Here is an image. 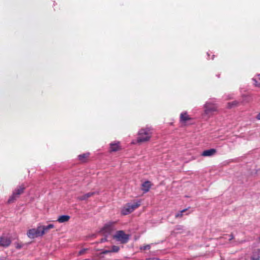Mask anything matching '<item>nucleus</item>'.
Returning a JSON list of instances; mask_svg holds the SVG:
<instances>
[{
  "label": "nucleus",
  "instance_id": "7ed1b4c3",
  "mask_svg": "<svg viewBox=\"0 0 260 260\" xmlns=\"http://www.w3.org/2000/svg\"><path fill=\"white\" fill-rule=\"evenodd\" d=\"M27 236L31 239H34L43 236V232L41 231L40 226L37 228L29 230L27 232Z\"/></svg>",
  "mask_w": 260,
  "mask_h": 260
},
{
  "label": "nucleus",
  "instance_id": "423d86ee",
  "mask_svg": "<svg viewBox=\"0 0 260 260\" xmlns=\"http://www.w3.org/2000/svg\"><path fill=\"white\" fill-rule=\"evenodd\" d=\"M204 114L211 115L217 111V106L210 102H207L204 105Z\"/></svg>",
  "mask_w": 260,
  "mask_h": 260
},
{
  "label": "nucleus",
  "instance_id": "9d476101",
  "mask_svg": "<svg viewBox=\"0 0 260 260\" xmlns=\"http://www.w3.org/2000/svg\"><path fill=\"white\" fill-rule=\"evenodd\" d=\"M216 152V150L215 149H210L204 151L202 155L203 156H211L214 155Z\"/></svg>",
  "mask_w": 260,
  "mask_h": 260
},
{
  "label": "nucleus",
  "instance_id": "f3484780",
  "mask_svg": "<svg viewBox=\"0 0 260 260\" xmlns=\"http://www.w3.org/2000/svg\"><path fill=\"white\" fill-rule=\"evenodd\" d=\"M251 260H260V249L255 251L253 253Z\"/></svg>",
  "mask_w": 260,
  "mask_h": 260
},
{
  "label": "nucleus",
  "instance_id": "1a4fd4ad",
  "mask_svg": "<svg viewBox=\"0 0 260 260\" xmlns=\"http://www.w3.org/2000/svg\"><path fill=\"white\" fill-rule=\"evenodd\" d=\"M110 151L115 152L120 149V143L119 142H113L110 144Z\"/></svg>",
  "mask_w": 260,
  "mask_h": 260
},
{
  "label": "nucleus",
  "instance_id": "39448f33",
  "mask_svg": "<svg viewBox=\"0 0 260 260\" xmlns=\"http://www.w3.org/2000/svg\"><path fill=\"white\" fill-rule=\"evenodd\" d=\"M25 188V187L24 185H21L18 188H16L14 190L12 196L10 197L8 202L9 203L12 202L18 198L19 196L23 192Z\"/></svg>",
  "mask_w": 260,
  "mask_h": 260
},
{
  "label": "nucleus",
  "instance_id": "2eb2a0df",
  "mask_svg": "<svg viewBox=\"0 0 260 260\" xmlns=\"http://www.w3.org/2000/svg\"><path fill=\"white\" fill-rule=\"evenodd\" d=\"M190 119V117L185 112L182 113L180 115V120L182 122H186Z\"/></svg>",
  "mask_w": 260,
  "mask_h": 260
},
{
  "label": "nucleus",
  "instance_id": "f257e3e1",
  "mask_svg": "<svg viewBox=\"0 0 260 260\" xmlns=\"http://www.w3.org/2000/svg\"><path fill=\"white\" fill-rule=\"evenodd\" d=\"M152 135V133L149 128H142L138 133L137 143L139 144L148 142Z\"/></svg>",
  "mask_w": 260,
  "mask_h": 260
},
{
  "label": "nucleus",
  "instance_id": "cd10ccee",
  "mask_svg": "<svg viewBox=\"0 0 260 260\" xmlns=\"http://www.w3.org/2000/svg\"><path fill=\"white\" fill-rule=\"evenodd\" d=\"M5 260H6V259H5Z\"/></svg>",
  "mask_w": 260,
  "mask_h": 260
},
{
  "label": "nucleus",
  "instance_id": "dca6fc26",
  "mask_svg": "<svg viewBox=\"0 0 260 260\" xmlns=\"http://www.w3.org/2000/svg\"><path fill=\"white\" fill-rule=\"evenodd\" d=\"M255 86L260 87V74L252 78Z\"/></svg>",
  "mask_w": 260,
  "mask_h": 260
},
{
  "label": "nucleus",
  "instance_id": "a211bd4d",
  "mask_svg": "<svg viewBox=\"0 0 260 260\" xmlns=\"http://www.w3.org/2000/svg\"><path fill=\"white\" fill-rule=\"evenodd\" d=\"M89 156V154L88 153H85V154H81V155H79V159L82 161H84L86 158L88 157Z\"/></svg>",
  "mask_w": 260,
  "mask_h": 260
},
{
  "label": "nucleus",
  "instance_id": "a878e982",
  "mask_svg": "<svg viewBox=\"0 0 260 260\" xmlns=\"http://www.w3.org/2000/svg\"><path fill=\"white\" fill-rule=\"evenodd\" d=\"M0 260H5V259H4V258H0Z\"/></svg>",
  "mask_w": 260,
  "mask_h": 260
},
{
  "label": "nucleus",
  "instance_id": "aec40b11",
  "mask_svg": "<svg viewBox=\"0 0 260 260\" xmlns=\"http://www.w3.org/2000/svg\"><path fill=\"white\" fill-rule=\"evenodd\" d=\"M237 105H238V102L236 101H234L233 102L229 103V107L231 108L232 106H236Z\"/></svg>",
  "mask_w": 260,
  "mask_h": 260
},
{
  "label": "nucleus",
  "instance_id": "ddd939ff",
  "mask_svg": "<svg viewBox=\"0 0 260 260\" xmlns=\"http://www.w3.org/2000/svg\"><path fill=\"white\" fill-rule=\"evenodd\" d=\"M151 186V184L150 182L145 181L142 185V189L145 192H147L149 191Z\"/></svg>",
  "mask_w": 260,
  "mask_h": 260
},
{
  "label": "nucleus",
  "instance_id": "5701e85b",
  "mask_svg": "<svg viewBox=\"0 0 260 260\" xmlns=\"http://www.w3.org/2000/svg\"><path fill=\"white\" fill-rule=\"evenodd\" d=\"M149 248H150V245H147L144 246L143 247V249H144V250L148 249Z\"/></svg>",
  "mask_w": 260,
  "mask_h": 260
},
{
  "label": "nucleus",
  "instance_id": "f8f14e48",
  "mask_svg": "<svg viewBox=\"0 0 260 260\" xmlns=\"http://www.w3.org/2000/svg\"><path fill=\"white\" fill-rule=\"evenodd\" d=\"M70 218V216L69 215H61L58 217L57 221L59 223H64L69 221Z\"/></svg>",
  "mask_w": 260,
  "mask_h": 260
},
{
  "label": "nucleus",
  "instance_id": "20e7f679",
  "mask_svg": "<svg viewBox=\"0 0 260 260\" xmlns=\"http://www.w3.org/2000/svg\"><path fill=\"white\" fill-rule=\"evenodd\" d=\"M114 238L122 243H126L129 239V235L125 234L122 231H119L114 236Z\"/></svg>",
  "mask_w": 260,
  "mask_h": 260
},
{
  "label": "nucleus",
  "instance_id": "0eeeda50",
  "mask_svg": "<svg viewBox=\"0 0 260 260\" xmlns=\"http://www.w3.org/2000/svg\"><path fill=\"white\" fill-rule=\"evenodd\" d=\"M11 242L10 239L7 237H2L0 238V246H8Z\"/></svg>",
  "mask_w": 260,
  "mask_h": 260
},
{
  "label": "nucleus",
  "instance_id": "4468645a",
  "mask_svg": "<svg viewBox=\"0 0 260 260\" xmlns=\"http://www.w3.org/2000/svg\"><path fill=\"white\" fill-rule=\"evenodd\" d=\"M94 194V192H90L87 193L83 196L78 197V199L79 200H87L88 198L91 197V196H93Z\"/></svg>",
  "mask_w": 260,
  "mask_h": 260
},
{
  "label": "nucleus",
  "instance_id": "6e6552de",
  "mask_svg": "<svg viewBox=\"0 0 260 260\" xmlns=\"http://www.w3.org/2000/svg\"><path fill=\"white\" fill-rule=\"evenodd\" d=\"M113 224V223L110 222L105 224L102 231L103 234H109L112 230Z\"/></svg>",
  "mask_w": 260,
  "mask_h": 260
},
{
  "label": "nucleus",
  "instance_id": "412c9836",
  "mask_svg": "<svg viewBox=\"0 0 260 260\" xmlns=\"http://www.w3.org/2000/svg\"><path fill=\"white\" fill-rule=\"evenodd\" d=\"M119 250V247L116 246H113L112 247V249L111 251L112 252H117Z\"/></svg>",
  "mask_w": 260,
  "mask_h": 260
},
{
  "label": "nucleus",
  "instance_id": "393cba45",
  "mask_svg": "<svg viewBox=\"0 0 260 260\" xmlns=\"http://www.w3.org/2000/svg\"><path fill=\"white\" fill-rule=\"evenodd\" d=\"M16 247L17 248H20L21 247V246L19 244H17V245L16 246Z\"/></svg>",
  "mask_w": 260,
  "mask_h": 260
},
{
  "label": "nucleus",
  "instance_id": "bb28decb",
  "mask_svg": "<svg viewBox=\"0 0 260 260\" xmlns=\"http://www.w3.org/2000/svg\"><path fill=\"white\" fill-rule=\"evenodd\" d=\"M208 115V117H209V115Z\"/></svg>",
  "mask_w": 260,
  "mask_h": 260
},
{
  "label": "nucleus",
  "instance_id": "9b49d317",
  "mask_svg": "<svg viewBox=\"0 0 260 260\" xmlns=\"http://www.w3.org/2000/svg\"><path fill=\"white\" fill-rule=\"evenodd\" d=\"M41 231L43 232V235L47 233L49 230L54 228V226L52 224H50L47 226L40 225Z\"/></svg>",
  "mask_w": 260,
  "mask_h": 260
},
{
  "label": "nucleus",
  "instance_id": "4be33fe9",
  "mask_svg": "<svg viewBox=\"0 0 260 260\" xmlns=\"http://www.w3.org/2000/svg\"><path fill=\"white\" fill-rule=\"evenodd\" d=\"M256 119L258 120H260V112L256 115Z\"/></svg>",
  "mask_w": 260,
  "mask_h": 260
},
{
  "label": "nucleus",
  "instance_id": "f03ea898",
  "mask_svg": "<svg viewBox=\"0 0 260 260\" xmlns=\"http://www.w3.org/2000/svg\"><path fill=\"white\" fill-rule=\"evenodd\" d=\"M140 205V202H136L127 204L122 209L121 213L123 215H127L132 212L135 209Z\"/></svg>",
  "mask_w": 260,
  "mask_h": 260
},
{
  "label": "nucleus",
  "instance_id": "6ab92c4d",
  "mask_svg": "<svg viewBox=\"0 0 260 260\" xmlns=\"http://www.w3.org/2000/svg\"><path fill=\"white\" fill-rule=\"evenodd\" d=\"M185 211H186V209H184V210L180 211L179 212L177 213L175 215V217L176 218L181 217L182 216V215H183V213Z\"/></svg>",
  "mask_w": 260,
  "mask_h": 260
},
{
  "label": "nucleus",
  "instance_id": "b1692460",
  "mask_svg": "<svg viewBox=\"0 0 260 260\" xmlns=\"http://www.w3.org/2000/svg\"><path fill=\"white\" fill-rule=\"evenodd\" d=\"M85 250H86L85 249H82V250H80L79 251V254H83L84 253V252L85 251Z\"/></svg>",
  "mask_w": 260,
  "mask_h": 260
}]
</instances>
